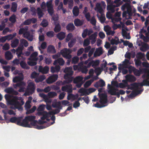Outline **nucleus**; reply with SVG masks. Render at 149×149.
Returning <instances> with one entry per match:
<instances>
[{
    "instance_id": "obj_6",
    "label": "nucleus",
    "mask_w": 149,
    "mask_h": 149,
    "mask_svg": "<svg viewBox=\"0 0 149 149\" xmlns=\"http://www.w3.org/2000/svg\"><path fill=\"white\" fill-rule=\"evenodd\" d=\"M148 79H145L143 80L142 83H135L132 84V85L134 88H138L139 86H149V81H148Z\"/></svg>"
},
{
    "instance_id": "obj_41",
    "label": "nucleus",
    "mask_w": 149,
    "mask_h": 149,
    "mask_svg": "<svg viewBox=\"0 0 149 149\" xmlns=\"http://www.w3.org/2000/svg\"><path fill=\"white\" fill-rule=\"evenodd\" d=\"M79 93H81V96H83L86 95H87V89L83 88H81L78 91Z\"/></svg>"
},
{
    "instance_id": "obj_61",
    "label": "nucleus",
    "mask_w": 149,
    "mask_h": 149,
    "mask_svg": "<svg viewBox=\"0 0 149 149\" xmlns=\"http://www.w3.org/2000/svg\"><path fill=\"white\" fill-rule=\"evenodd\" d=\"M121 18L120 17L118 18H113L112 19V21H114L116 22H120V23L121 24H123V22L121 21Z\"/></svg>"
},
{
    "instance_id": "obj_45",
    "label": "nucleus",
    "mask_w": 149,
    "mask_h": 149,
    "mask_svg": "<svg viewBox=\"0 0 149 149\" xmlns=\"http://www.w3.org/2000/svg\"><path fill=\"white\" fill-rule=\"evenodd\" d=\"M55 25L54 31L56 33L59 32L61 30V26L59 23L56 24H55Z\"/></svg>"
},
{
    "instance_id": "obj_31",
    "label": "nucleus",
    "mask_w": 149,
    "mask_h": 149,
    "mask_svg": "<svg viewBox=\"0 0 149 149\" xmlns=\"http://www.w3.org/2000/svg\"><path fill=\"white\" fill-rule=\"evenodd\" d=\"M19 43V40L17 38H15L12 41L11 44V46L13 48L15 47L18 45Z\"/></svg>"
},
{
    "instance_id": "obj_54",
    "label": "nucleus",
    "mask_w": 149,
    "mask_h": 149,
    "mask_svg": "<svg viewBox=\"0 0 149 149\" xmlns=\"http://www.w3.org/2000/svg\"><path fill=\"white\" fill-rule=\"evenodd\" d=\"M39 74L34 71L31 74V79H36L39 75Z\"/></svg>"
},
{
    "instance_id": "obj_30",
    "label": "nucleus",
    "mask_w": 149,
    "mask_h": 149,
    "mask_svg": "<svg viewBox=\"0 0 149 149\" xmlns=\"http://www.w3.org/2000/svg\"><path fill=\"white\" fill-rule=\"evenodd\" d=\"M19 64L21 67L23 69L26 70H28L30 69V67L24 61H21Z\"/></svg>"
},
{
    "instance_id": "obj_37",
    "label": "nucleus",
    "mask_w": 149,
    "mask_h": 149,
    "mask_svg": "<svg viewBox=\"0 0 149 149\" xmlns=\"http://www.w3.org/2000/svg\"><path fill=\"white\" fill-rule=\"evenodd\" d=\"M60 69V67L59 65L56 66L54 67H52L51 68V71L52 73L58 72Z\"/></svg>"
},
{
    "instance_id": "obj_43",
    "label": "nucleus",
    "mask_w": 149,
    "mask_h": 149,
    "mask_svg": "<svg viewBox=\"0 0 149 149\" xmlns=\"http://www.w3.org/2000/svg\"><path fill=\"white\" fill-rule=\"evenodd\" d=\"M122 35L123 37H125L126 39H130L131 38L130 34H128V37H127V33L126 31L123 29L122 31Z\"/></svg>"
},
{
    "instance_id": "obj_11",
    "label": "nucleus",
    "mask_w": 149,
    "mask_h": 149,
    "mask_svg": "<svg viewBox=\"0 0 149 149\" xmlns=\"http://www.w3.org/2000/svg\"><path fill=\"white\" fill-rule=\"evenodd\" d=\"M119 6L120 5H115L112 3L111 4L107 6V9L108 10L110 11L111 13H113L115 11V8Z\"/></svg>"
},
{
    "instance_id": "obj_50",
    "label": "nucleus",
    "mask_w": 149,
    "mask_h": 149,
    "mask_svg": "<svg viewBox=\"0 0 149 149\" xmlns=\"http://www.w3.org/2000/svg\"><path fill=\"white\" fill-rule=\"evenodd\" d=\"M86 66H84L81 67L80 68L81 72L83 73L86 74L87 73L88 70Z\"/></svg>"
},
{
    "instance_id": "obj_19",
    "label": "nucleus",
    "mask_w": 149,
    "mask_h": 149,
    "mask_svg": "<svg viewBox=\"0 0 149 149\" xmlns=\"http://www.w3.org/2000/svg\"><path fill=\"white\" fill-rule=\"evenodd\" d=\"M72 75H69L68 77H65L64 76V78L66 80H64L63 82V84H69L71 83L73 80V77H71Z\"/></svg>"
},
{
    "instance_id": "obj_58",
    "label": "nucleus",
    "mask_w": 149,
    "mask_h": 149,
    "mask_svg": "<svg viewBox=\"0 0 149 149\" xmlns=\"http://www.w3.org/2000/svg\"><path fill=\"white\" fill-rule=\"evenodd\" d=\"M21 43L23 44L25 47H27L28 45V43L27 41L24 39H22L20 40Z\"/></svg>"
},
{
    "instance_id": "obj_48",
    "label": "nucleus",
    "mask_w": 149,
    "mask_h": 149,
    "mask_svg": "<svg viewBox=\"0 0 149 149\" xmlns=\"http://www.w3.org/2000/svg\"><path fill=\"white\" fill-rule=\"evenodd\" d=\"M57 93L54 92H50L48 93L47 96L49 97L52 98L57 96Z\"/></svg>"
},
{
    "instance_id": "obj_44",
    "label": "nucleus",
    "mask_w": 149,
    "mask_h": 149,
    "mask_svg": "<svg viewBox=\"0 0 149 149\" xmlns=\"http://www.w3.org/2000/svg\"><path fill=\"white\" fill-rule=\"evenodd\" d=\"M17 8V4L15 2H13L12 3L11 10L13 12H15L16 11Z\"/></svg>"
},
{
    "instance_id": "obj_60",
    "label": "nucleus",
    "mask_w": 149,
    "mask_h": 149,
    "mask_svg": "<svg viewBox=\"0 0 149 149\" xmlns=\"http://www.w3.org/2000/svg\"><path fill=\"white\" fill-rule=\"evenodd\" d=\"M71 99H73L74 100L75 99V95L72 93L69 94L67 96L68 100H70Z\"/></svg>"
},
{
    "instance_id": "obj_1",
    "label": "nucleus",
    "mask_w": 149,
    "mask_h": 149,
    "mask_svg": "<svg viewBox=\"0 0 149 149\" xmlns=\"http://www.w3.org/2000/svg\"><path fill=\"white\" fill-rule=\"evenodd\" d=\"M9 103L10 104L14 106V107H11V108L14 109H17L19 111L23 110V108L22 106L24 103L23 99H21L20 101H18L17 100H10Z\"/></svg>"
},
{
    "instance_id": "obj_42",
    "label": "nucleus",
    "mask_w": 149,
    "mask_h": 149,
    "mask_svg": "<svg viewBox=\"0 0 149 149\" xmlns=\"http://www.w3.org/2000/svg\"><path fill=\"white\" fill-rule=\"evenodd\" d=\"M23 79V77L20 76H17L13 78V81L14 83H17L20 81H22Z\"/></svg>"
},
{
    "instance_id": "obj_4",
    "label": "nucleus",
    "mask_w": 149,
    "mask_h": 149,
    "mask_svg": "<svg viewBox=\"0 0 149 149\" xmlns=\"http://www.w3.org/2000/svg\"><path fill=\"white\" fill-rule=\"evenodd\" d=\"M35 84L33 82H29L26 91L24 93L25 96L33 94L35 92Z\"/></svg>"
},
{
    "instance_id": "obj_55",
    "label": "nucleus",
    "mask_w": 149,
    "mask_h": 149,
    "mask_svg": "<svg viewBox=\"0 0 149 149\" xmlns=\"http://www.w3.org/2000/svg\"><path fill=\"white\" fill-rule=\"evenodd\" d=\"M88 29H84L82 34V37L83 38H85L87 35H88Z\"/></svg>"
},
{
    "instance_id": "obj_2",
    "label": "nucleus",
    "mask_w": 149,
    "mask_h": 149,
    "mask_svg": "<svg viewBox=\"0 0 149 149\" xmlns=\"http://www.w3.org/2000/svg\"><path fill=\"white\" fill-rule=\"evenodd\" d=\"M100 100L99 102L101 104H99L98 102H97L94 104L95 107L101 108L105 106L104 104H106L107 102V96L106 94L102 93L100 95Z\"/></svg>"
},
{
    "instance_id": "obj_35",
    "label": "nucleus",
    "mask_w": 149,
    "mask_h": 149,
    "mask_svg": "<svg viewBox=\"0 0 149 149\" xmlns=\"http://www.w3.org/2000/svg\"><path fill=\"white\" fill-rule=\"evenodd\" d=\"M28 27L27 26H25L24 28H21L19 31L18 34L19 35L23 34V35L26 31H28Z\"/></svg>"
},
{
    "instance_id": "obj_25",
    "label": "nucleus",
    "mask_w": 149,
    "mask_h": 149,
    "mask_svg": "<svg viewBox=\"0 0 149 149\" xmlns=\"http://www.w3.org/2000/svg\"><path fill=\"white\" fill-rule=\"evenodd\" d=\"M67 30L70 32L73 31L75 29V27L73 23H69L66 27Z\"/></svg>"
},
{
    "instance_id": "obj_51",
    "label": "nucleus",
    "mask_w": 149,
    "mask_h": 149,
    "mask_svg": "<svg viewBox=\"0 0 149 149\" xmlns=\"http://www.w3.org/2000/svg\"><path fill=\"white\" fill-rule=\"evenodd\" d=\"M110 42L111 44L112 45H113L114 44L117 45L119 43H121V42L119 41H118L115 39H114L113 38H112L110 40Z\"/></svg>"
},
{
    "instance_id": "obj_16",
    "label": "nucleus",
    "mask_w": 149,
    "mask_h": 149,
    "mask_svg": "<svg viewBox=\"0 0 149 149\" xmlns=\"http://www.w3.org/2000/svg\"><path fill=\"white\" fill-rule=\"evenodd\" d=\"M22 118H23V117L20 116L18 117H13L11 118L10 120V122L13 123H16L18 125L19 121H20Z\"/></svg>"
},
{
    "instance_id": "obj_33",
    "label": "nucleus",
    "mask_w": 149,
    "mask_h": 149,
    "mask_svg": "<svg viewBox=\"0 0 149 149\" xmlns=\"http://www.w3.org/2000/svg\"><path fill=\"white\" fill-rule=\"evenodd\" d=\"M149 49V46L146 43H144L141 47L140 49L142 52H145Z\"/></svg>"
},
{
    "instance_id": "obj_9",
    "label": "nucleus",
    "mask_w": 149,
    "mask_h": 149,
    "mask_svg": "<svg viewBox=\"0 0 149 149\" xmlns=\"http://www.w3.org/2000/svg\"><path fill=\"white\" fill-rule=\"evenodd\" d=\"M58 75L57 74H53L49 77L47 80V84H50L55 82L58 79Z\"/></svg>"
},
{
    "instance_id": "obj_38",
    "label": "nucleus",
    "mask_w": 149,
    "mask_h": 149,
    "mask_svg": "<svg viewBox=\"0 0 149 149\" xmlns=\"http://www.w3.org/2000/svg\"><path fill=\"white\" fill-rule=\"evenodd\" d=\"M72 13L74 16H77L79 14V10L78 7L77 6H75L72 10Z\"/></svg>"
},
{
    "instance_id": "obj_15",
    "label": "nucleus",
    "mask_w": 149,
    "mask_h": 149,
    "mask_svg": "<svg viewBox=\"0 0 149 149\" xmlns=\"http://www.w3.org/2000/svg\"><path fill=\"white\" fill-rule=\"evenodd\" d=\"M125 78L126 80L128 82H133L135 81L136 80V78L134 75L128 74L125 76Z\"/></svg>"
},
{
    "instance_id": "obj_8",
    "label": "nucleus",
    "mask_w": 149,
    "mask_h": 149,
    "mask_svg": "<svg viewBox=\"0 0 149 149\" xmlns=\"http://www.w3.org/2000/svg\"><path fill=\"white\" fill-rule=\"evenodd\" d=\"M64 72L66 73L64 75V77H65L69 75H72L73 74V71L72 68L71 67H66L64 70Z\"/></svg>"
},
{
    "instance_id": "obj_28",
    "label": "nucleus",
    "mask_w": 149,
    "mask_h": 149,
    "mask_svg": "<svg viewBox=\"0 0 149 149\" xmlns=\"http://www.w3.org/2000/svg\"><path fill=\"white\" fill-rule=\"evenodd\" d=\"M26 83L24 81H20L18 82L17 84L14 85V88H16L17 87H24L25 86Z\"/></svg>"
},
{
    "instance_id": "obj_5",
    "label": "nucleus",
    "mask_w": 149,
    "mask_h": 149,
    "mask_svg": "<svg viewBox=\"0 0 149 149\" xmlns=\"http://www.w3.org/2000/svg\"><path fill=\"white\" fill-rule=\"evenodd\" d=\"M121 8L123 11L126 9L127 11V14L129 16L131 17L132 16V8L130 3H126L123 4Z\"/></svg>"
},
{
    "instance_id": "obj_49",
    "label": "nucleus",
    "mask_w": 149,
    "mask_h": 149,
    "mask_svg": "<svg viewBox=\"0 0 149 149\" xmlns=\"http://www.w3.org/2000/svg\"><path fill=\"white\" fill-rule=\"evenodd\" d=\"M16 17L14 15H13L9 18V20L12 23H15L16 22Z\"/></svg>"
},
{
    "instance_id": "obj_7",
    "label": "nucleus",
    "mask_w": 149,
    "mask_h": 149,
    "mask_svg": "<svg viewBox=\"0 0 149 149\" xmlns=\"http://www.w3.org/2000/svg\"><path fill=\"white\" fill-rule=\"evenodd\" d=\"M22 120V119L21 120L19 121V123H18V125L27 127H31V126L29 123V122L27 120L26 118L25 117L24 119Z\"/></svg>"
},
{
    "instance_id": "obj_3",
    "label": "nucleus",
    "mask_w": 149,
    "mask_h": 149,
    "mask_svg": "<svg viewBox=\"0 0 149 149\" xmlns=\"http://www.w3.org/2000/svg\"><path fill=\"white\" fill-rule=\"evenodd\" d=\"M72 52V50L69 48H65L61 51V53L62 56L67 59H70L72 57L71 54Z\"/></svg>"
},
{
    "instance_id": "obj_10",
    "label": "nucleus",
    "mask_w": 149,
    "mask_h": 149,
    "mask_svg": "<svg viewBox=\"0 0 149 149\" xmlns=\"http://www.w3.org/2000/svg\"><path fill=\"white\" fill-rule=\"evenodd\" d=\"M38 115L39 116H42L41 117V119L42 120H44L47 118L49 117V115H50L49 112L47 113L46 111H43L42 112H37Z\"/></svg>"
},
{
    "instance_id": "obj_23",
    "label": "nucleus",
    "mask_w": 149,
    "mask_h": 149,
    "mask_svg": "<svg viewBox=\"0 0 149 149\" xmlns=\"http://www.w3.org/2000/svg\"><path fill=\"white\" fill-rule=\"evenodd\" d=\"M52 107L54 108H59L60 109H62L63 107L61 105L60 102H54L52 104Z\"/></svg>"
},
{
    "instance_id": "obj_27",
    "label": "nucleus",
    "mask_w": 149,
    "mask_h": 149,
    "mask_svg": "<svg viewBox=\"0 0 149 149\" xmlns=\"http://www.w3.org/2000/svg\"><path fill=\"white\" fill-rule=\"evenodd\" d=\"M136 56L138 59H142L143 61H144V59H145V55L144 53L141 52H138L137 53Z\"/></svg>"
},
{
    "instance_id": "obj_47",
    "label": "nucleus",
    "mask_w": 149,
    "mask_h": 149,
    "mask_svg": "<svg viewBox=\"0 0 149 149\" xmlns=\"http://www.w3.org/2000/svg\"><path fill=\"white\" fill-rule=\"evenodd\" d=\"M48 25V22L47 20L43 19L42 21L40 24V25L43 27H46Z\"/></svg>"
},
{
    "instance_id": "obj_53",
    "label": "nucleus",
    "mask_w": 149,
    "mask_h": 149,
    "mask_svg": "<svg viewBox=\"0 0 149 149\" xmlns=\"http://www.w3.org/2000/svg\"><path fill=\"white\" fill-rule=\"evenodd\" d=\"M61 109H59V108H57L54 110H53L52 111H49V113L50 115L52 114H56L60 112V110Z\"/></svg>"
},
{
    "instance_id": "obj_17",
    "label": "nucleus",
    "mask_w": 149,
    "mask_h": 149,
    "mask_svg": "<svg viewBox=\"0 0 149 149\" xmlns=\"http://www.w3.org/2000/svg\"><path fill=\"white\" fill-rule=\"evenodd\" d=\"M103 53L102 48V47H100L96 49L94 53L93 56L94 57L99 56L101 55Z\"/></svg>"
},
{
    "instance_id": "obj_52",
    "label": "nucleus",
    "mask_w": 149,
    "mask_h": 149,
    "mask_svg": "<svg viewBox=\"0 0 149 149\" xmlns=\"http://www.w3.org/2000/svg\"><path fill=\"white\" fill-rule=\"evenodd\" d=\"M29 121H32L35 120L36 117L34 116H29L25 117Z\"/></svg>"
},
{
    "instance_id": "obj_57",
    "label": "nucleus",
    "mask_w": 149,
    "mask_h": 149,
    "mask_svg": "<svg viewBox=\"0 0 149 149\" xmlns=\"http://www.w3.org/2000/svg\"><path fill=\"white\" fill-rule=\"evenodd\" d=\"M79 61V58L77 56L74 57L72 60V64H76L78 63Z\"/></svg>"
},
{
    "instance_id": "obj_32",
    "label": "nucleus",
    "mask_w": 149,
    "mask_h": 149,
    "mask_svg": "<svg viewBox=\"0 0 149 149\" xmlns=\"http://www.w3.org/2000/svg\"><path fill=\"white\" fill-rule=\"evenodd\" d=\"M104 30L106 32L107 34V35H112L113 36L115 33L114 31L110 30L108 26L106 27L105 29H104Z\"/></svg>"
},
{
    "instance_id": "obj_12",
    "label": "nucleus",
    "mask_w": 149,
    "mask_h": 149,
    "mask_svg": "<svg viewBox=\"0 0 149 149\" xmlns=\"http://www.w3.org/2000/svg\"><path fill=\"white\" fill-rule=\"evenodd\" d=\"M97 32H95L93 34L89 36L88 39L91 40V43L93 44L96 41V39L97 37Z\"/></svg>"
},
{
    "instance_id": "obj_21",
    "label": "nucleus",
    "mask_w": 149,
    "mask_h": 149,
    "mask_svg": "<svg viewBox=\"0 0 149 149\" xmlns=\"http://www.w3.org/2000/svg\"><path fill=\"white\" fill-rule=\"evenodd\" d=\"M95 10H97V12L100 14H102L103 10L100 3H96L95 8Z\"/></svg>"
},
{
    "instance_id": "obj_59",
    "label": "nucleus",
    "mask_w": 149,
    "mask_h": 149,
    "mask_svg": "<svg viewBox=\"0 0 149 149\" xmlns=\"http://www.w3.org/2000/svg\"><path fill=\"white\" fill-rule=\"evenodd\" d=\"M90 44V41L89 39L87 38L84 40V43L83 46L84 47H86L88 46Z\"/></svg>"
},
{
    "instance_id": "obj_14",
    "label": "nucleus",
    "mask_w": 149,
    "mask_h": 149,
    "mask_svg": "<svg viewBox=\"0 0 149 149\" xmlns=\"http://www.w3.org/2000/svg\"><path fill=\"white\" fill-rule=\"evenodd\" d=\"M108 86H110V87L108 91V93L112 95H115L116 94V93L118 92L117 91H118V88H116L115 87H111L109 84H108Z\"/></svg>"
},
{
    "instance_id": "obj_24",
    "label": "nucleus",
    "mask_w": 149,
    "mask_h": 149,
    "mask_svg": "<svg viewBox=\"0 0 149 149\" xmlns=\"http://www.w3.org/2000/svg\"><path fill=\"white\" fill-rule=\"evenodd\" d=\"M65 63V61L62 58H59L55 60L54 62V65L58 64L60 65H63Z\"/></svg>"
},
{
    "instance_id": "obj_62",
    "label": "nucleus",
    "mask_w": 149,
    "mask_h": 149,
    "mask_svg": "<svg viewBox=\"0 0 149 149\" xmlns=\"http://www.w3.org/2000/svg\"><path fill=\"white\" fill-rule=\"evenodd\" d=\"M72 37V35L71 33H70L68 34L65 38V42H68Z\"/></svg>"
},
{
    "instance_id": "obj_20",
    "label": "nucleus",
    "mask_w": 149,
    "mask_h": 149,
    "mask_svg": "<svg viewBox=\"0 0 149 149\" xmlns=\"http://www.w3.org/2000/svg\"><path fill=\"white\" fill-rule=\"evenodd\" d=\"M137 89L135 91L132 92L130 95V96L131 97H133L139 94H140L143 91V89H141V90H138V88H137Z\"/></svg>"
},
{
    "instance_id": "obj_36",
    "label": "nucleus",
    "mask_w": 149,
    "mask_h": 149,
    "mask_svg": "<svg viewBox=\"0 0 149 149\" xmlns=\"http://www.w3.org/2000/svg\"><path fill=\"white\" fill-rule=\"evenodd\" d=\"M57 37L60 40H62L65 37V33L63 32H61L57 35Z\"/></svg>"
},
{
    "instance_id": "obj_63",
    "label": "nucleus",
    "mask_w": 149,
    "mask_h": 149,
    "mask_svg": "<svg viewBox=\"0 0 149 149\" xmlns=\"http://www.w3.org/2000/svg\"><path fill=\"white\" fill-rule=\"evenodd\" d=\"M54 33L52 31H50L47 32L46 33L47 36L49 37H52L54 36Z\"/></svg>"
},
{
    "instance_id": "obj_64",
    "label": "nucleus",
    "mask_w": 149,
    "mask_h": 149,
    "mask_svg": "<svg viewBox=\"0 0 149 149\" xmlns=\"http://www.w3.org/2000/svg\"><path fill=\"white\" fill-rule=\"evenodd\" d=\"M75 42V40L74 39L71 40L68 43V46L69 48L72 47L74 45V43Z\"/></svg>"
},
{
    "instance_id": "obj_18",
    "label": "nucleus",
    "mask_w": 149,
    "mask_h": 149,
    "mask_svg": "<svg viewBox=\"0 0 149 149\" xmlns=\"http://www.w3.org/2000/svg\"><path fill=\"white\" fill-rule=\"evenodd\" d=\"M105 86V82L102 79H100L98 81L96 82L94 86L96 88L98 87H102Z\"/></svg>"
},
{
    "instance_id": "obj_40",
    "label": "nucleus",
    "mask_w": 149,
    "mask_h": 149,
    "mask_svg": "<svg viewBox=\"0 0 149 149\" xmlns=\"http://www.w3.org/2000/svg\"><path fill=\"white\" fill-rule=\"evenodd\" d=\"M37 13L38 16V18H40L42 17L44 15V13H43L42 10L40 8H37Z\"/></svg>"
},
{
    "instance_id": "obj_46",
    "label": "nucleus",
    "mask_w": 149,
    "mask_h": 149,
    "mask_svg": "<svg viewBox=\"0 0 149 149\" xmlns=\"http://www.w3.org/2000/svg\"><path fill=\"white\" fill-rule=\"evenodd\" d=\"M45 107V105L44 104H42L40 105L39 107H38L37 110L38 112H42L44 111Z\"/></svg>"
},
{
    "instance_id": "obj_13",
    "label": "nucleus",
    "mask_w": 149,
    "mask_h": 149,
    "mask_svg": "<svg viewBox=\"0 0 149 149\" xmlns=\"http://www.w3.org/2000/svg\"><path fill=\"white\" fill-rule=\"evenodd\" d=\"M49 67L47 66H46L44 67H43L41 66H40L38 69L39 71L43 74H47L49 72Z\"/></svg>"
},
{
    "instance_id": "obj_26",
    "label": "nucleus",
    "mask_w": 149,
    "mask_h": 149,
    "mask_svg": "<svg viewBox=\"0 0 149 149\" xmlns=\"http://www.w3.org/2000/svg\"><path fill=\"white\" fill-rule=\"evenodd\" d=\"M83 78L82 77L79 76L76 77L73 79V82L74 84L78 83H80L83 82Z\"/></svg>"
},
{
    "instance_id": "obj_22",
    "label": "nucleus",
    "mask_w": 149,
    "mask_h": 149,
    "mask_svg": "<svg viewBox=\"0 0 149 149\" xmlns=\"http://www.w3.org/2000/svg\"><path fill=\"white\" fill-rule=\"evenodd\" d=\"M75 25L76 26H80L84 23V21L83 20H81L79 19H75L74 21Z\"/></svg>"
},
{
    "instance_id": "obj_29",
    "label": "nucleus",
    "mask_w": 149,
    "mask_h": 149,
    "mask_svg": "<svg viewBox=\"0 0 149 149\" xmlns=\"http://www.w3.org/2000/svg\"><path fill=\"white\" fill-rule=\"evenodd\" d=\"M47 52L49 53H51L53 54L55 53L56 52V51L54 46L50 45L49 46L47 49Z\"/></svg>"
},
{
    "instance_id": "obj_56",
    "label": "nucleus",
    "mask_w": 149,
    "mask_h": 149,
    "mask_svg": "<svg viewBox=\"0 0 149 149\" xmlns=\"http://www.w3.org/2000/svg\"><path fill=\"white\" fill-rule=\"evenodd\" d=\"M93 81V80L92 79L87 81L84 84V87L85 88H87L89 86Z\"/></svg>"
},
{
    "instance_id": "obj_39",
    "label": "nucleus",
    "mask_w": 149,
    "mask_h": 149,
    "mask_svg": "<svg viewBox=\"0 0 149 149\" xmlns=\"http://www.w3.org/2000/svg\"><path fill=\"white\" fill-rule=\"evenodd\" d=\"M45 78L44 75H41L39 77H37L35 80V81L36 83H38L40 82H42L44 80Z\"/></svg>"
},
{
    "instance_id": "obj_34",
    "label": "nucleus",
    "mask_w": 149,
    "mask_h": 149,
    "mask_svg": "<svg viewBox=\"0 0 149 149\" xmlns=\"http://www.w3.org/2000/svg\"><path fill=\"white\" fill-rule=\"evenodd\" d=\"M5 57L7 60H9L13 58V56L10 52L8 51L5 53Z\"/></svg>"
}]
</instances>
